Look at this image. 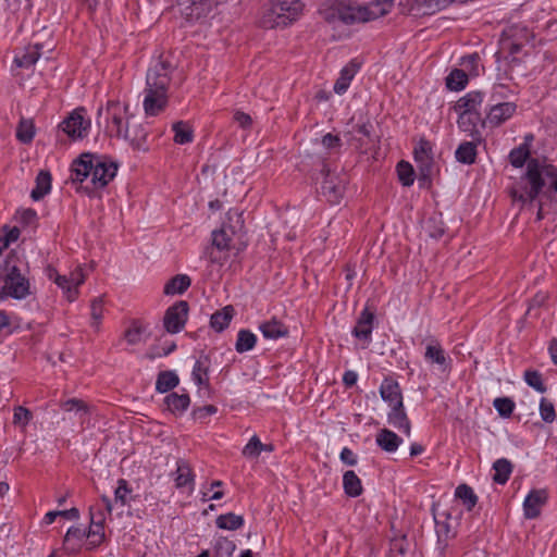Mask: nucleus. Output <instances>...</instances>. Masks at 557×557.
Returning a JSON list of instances; mask_svg holds the SVG:
<instances>
[{"label":"nucleus","mask_w":557,"mask_h":557,"mask_svg":"<svg viewBox=\"0 0 557 557\" xmlns=\"http://www.w3.org/2000/svg\"><path fill=\"white\" fill-rule=\"evenodd\" d=\"M557 191V168L539 159H530L527 172L519 183L511 188L515 200L532 202L540 194L548 195Z\"/></svg>","instance_id":"1"},{"label":"nucleus","mask_w":557,"mask_h":557,"mask_svg":"<svg viewBox=\"0 0 557 557\" xmlns=\"http://www.w3.org/2000/svg\"><path fill=\"white\" fill-rule=\"evenodd\" d=\"M172 65L166 60H158L151 65L146 76L144 90V110L147 115L154 116L168 104V88L171 82Z\"/></svg>","instance_id":"2"},{"label":"nucleus","mask_w":557,"mask_h":557,"mask_svg":"<svg viewBox=\"0 0 557 557\" xmlns=\"http://www.w3.org/2000/svg\"><path fill=\"white\" fill-rule=\"evenodd\" d=\"M117 165L91 153H83L72 165V180L84 183L90 178L92 189L103 188L116 175Z\"/></svg>","instance_id":"3"},{"label":"nucleus","mask_w":557,"mask_h":557,"mask_svg":"<svg viewBox=\"0 0 557 557\" xmlns=\"http://www.w3.org/2000/svg\"><path fill=\"white\" fill-rule=\"evenodd\" d=\"M301 12L300 0H272L263 9L260 25L268 29L284 27L296 21Z\"/></svg>","instance_id":"4"},{"label":"nucleus","mask_w":557,"mask_h":557,"mask_svg":"<svg viewBox=\"0 0 557 557\" xmlns=\"http://www.w3.org/2000/svg\"><path fill=\"white\" fill-rule=\"evenodd\" d=\"M133 120L128 106L119 101H109L106 109L98 110V125L104 124L106 133L112 137L121 138L126 127V121Z\"/></svg>","instance_id":"5"},{"label":"nucleus","mask_w":557,"mask_h":557,"mask_svg":"<svg viewBox=\"0 0 557 557\" xmlns=\"http://www.w3.org/2000/svg\"><path fill=\"white\" fill-rule=\"evenodd\" d=\"M243 230L242 212L231 209L227 211L226 220L221 228L212 232V245L220 251L228 250L233 246L234 236H240Z\"/></svg>","instance_id":"6"},{"label":"nucleus","mask_w":557,"mask_h":557,"mask_svg":"<svg viewBox=\"0 0 557 557\" xmlns=\"http://www.w3.org/2000/svg\"><path fill=\"white\" fill-rule=\"evenodd\" d=\"M5 295L15 299H24L30 294L29 281L21 273L13 258H8L3 273L0 275Z\"/></svg>","instance_id":"7"},{"label":"nucleus","mask_w":557,"mask_h":557,"mask_svg":"<svg viewBox=\"0 0 557 557\" xmlns=\"http://www.w3.org/2000/svg\"><path fill=\"white\" fill-rule=\"evenodd\" d=\"M348 176L326 170L321 185V191L330 203L337 205L344 197Z\"/></svg>","instance_id":"8"},{"label":"nucleus","mask_w":557,"mask_h":557,"mask_svg":"<svg viewBox=\"0 0 557 557\" xmlns=\"http://www.w3.org/2000/svg\"><path fill=\"white\" fill-rule=\"evenodd\" d=\"M414 161L420 172V178L430 180L434 171V160L432 145L425 139H421L413 150Z\"/></svg>","instance_id":"9"},{"label":"nucleus","mask_w":557,"mask_h":557,"mask_svg":"<svg viewBox=\"0 0 557 557\" xmlns=\"http://www.w3.org/2000/svg\"><path fill=\"white\" fill-rule=\"evenodd\" d=\"M188 315V304L184 300L171 306L164 314L163 324L169 333H178L185 326Z\"/></svg>","instance_id":"10"},{"label":"nucleus","mask_w":557,"mask_h":557,"mask_svg":"<svg viewBox=\"0 0 557 557\" xmlns=\"http://www.w3.org/2000/svg\"><path fill=\"white\" fill-rule=\"evenodd\" d=\"M335 15L345 24L368 22V15H366L364 5L355 3L338 5L326 18L330 21L334 20Z\"/></svg>","instance_id":"11"},{"label":"nucleus","mask_w":557,"mask_h":557,"mask_svg":"<svg viewBox=\"0 0 557 557\" xmlns=\"http://www.w3.org/2000/svg\"><path fill=\"white\" fill-rule=\"evenodd\" d=\"M84 110H75L61 123V128L72 138H83L87 135L90 122L83 116Z\"/></svg>","instance_id":"12"},{"label":"nucleus","mask_w":557,"mask_h":557,"mask_svg":"<svg viewBox=\"0 0 557 557\" xmlns=\"http://www.w3.org/2000/svg\"><path fill=\"white\" fill-rule=\"evenodd\" d=\"M546 490H532L523 502V513L527 519H535L540 516L543 506L547 503Z\"/></svg>","instance_id":"13"},{"label":"nucleus","mask_w":557,"mask_h":557,"mask_svg":"<svg viewBox=\"0 0 557 557\" xmlns=\"http://www.w3.org/2000/svg\"><path fill=\"white\" fill-rule=\"evenodd\" d=\"M147 135L148 133L145 127L141 124L136 123L133 119L131 121H126V127L121 138L128 141L133 148L139 150L145 149Z\"/></svg>","instance_id":"14"},{"label":"nucleus","mask_w":557,"mask_h":557,"mask_svg":"<svg viewBox=\"0 0 557 557\" xmlns=\"http://www.w3.org/2000/svg\"><path fill=\"white\" fill-rule=\"evenodd\" d=\"M517 106L513 102H500L493 104L486 115L487 122L498 126L510 119L516 112Z\"/></svg>","instance_id":"15"},{"label":"nucleus","mask_w":557,"mask_h":557,"mask_svg":"<svg viewBox=\"0 0 557 557\" xmlns=\"http://www.w3.org/2000/svg\"><path fill=\"white\" fill-rule=\"evenodd\" d=\"M380 394L382 399L386 401L391 407H401L403 396L397 381L391 377L384 379L380 386Z\"/></svg>","instance_id":"16"},{"label":"nucleus","mask_w":557,"mask_h":557,"mask_svg":"<svg viewBox=\"0 0 557 557\" xmlns=\"http://www.w3.org/2000/svg\"><path fill=\"white\" fill-rule=\"evenodd\" d=\"M60 406L65 412L74 413V416L79 420L81 425H84L89 420L91 407L82 399L70 398L62 401Z\"/></svg>","instance_id":"17"},{"label":"nucleus","mask_w":557,"mask_h":557,"mask_svg":"<svg viewBox=\"0 0 557 557\" xmlns=\"http://www.w3.org/2000/svg\"><path fill=\"white\" fill-rule=\"evenodd\" d=\"M387 421L391 425L403 431L407 436H410L411 424L405 411L404 404H401V407H391V411L387 414Z\"/></svg>","instance_id":"18"},{"label":"nucleus","mask_w":557,"mask_h":557,"mask_svg":"<svg viewBox=\"0 0 557 557\" xmlns=\"http://www.w3.org/2000/svg\"><path fill=\"white\" fill-rule=\"evenodd\" d=\"M375 443L382 450L395 453L403 443V440L393 431L382 429L376 433Z\"/></svg>","instance_id":"19"},{"label":"nucleus","mask_w":557,"mask_h":557,"mask_svg":"<svg viewBox=\"0 0 557 557\" xmlns=\"http://www.w3.org/2000/svg\"><path fill=\"white\" fill-rule=\"evenodd\" d=\"M483 102V94L481 91H470L460 98L456 104L457 112L480 113L479 109Z\"/></svg>","instance_id":"20"},{"label":"nucleus","mask_w":557,"mask_h":557,"mask_svg":"<svg viewBox=\"0 0 557 557\" xmlns=\"http://www.w3.org/2000/svg\"><path fill=\"white\" fill-rule=\"evenodd\" d=\"M374 314L367 308L361 312L352 334L361 339H370L373 329Z\"/></svg>","instance_id":"21"},{"label":"nucleus","mask_w":557,"mask_h":557,"mask_svg":"<svg viewBox=\"0 0 557 557\" xmlns=\"http://www.w3.org/2000/svg\"><path fill=\"white\" fill-rule=\"evenodd\" d=\"M194 473H193V470L189 466V463L184 460V459H180L177 461V467H176V471L174 472V481H175V486L177 488H181V487H185L187 485L190 486V490L194 488Z\"/></svg>","instance_id":"22"},{"label":"nucleus","mask_w":557,"mask_h":557,"mask_svg":"<svg viewBox=\"0 0 557 557\" xmlns=\"http://www.w3.org/2000/svg\"><path fill=\"white\" fill-rule=\"evenodd\" d=\"M259 330L262 335L268 339H277L288 334V329L281 321L271 319L259 325Z\"/></svg>","instance_id":"23"},{"label":"nucleus","mask_w":557,"mask_h":557,"mask_svg":"<svg viewBox=\"0 0 557 557\" xmlns=\"http://www.w3.org/2000/svg\"><path fill=\"white\" fill-rule=\"evenodd\" d=\"M189 404L190 398L189 395L186 393H171L164 398V405L166 409L175 414L183 413L188 408Z\"/></svg>","instance_id":"24"},{"label":"nucleus","mask_w":557,"mask_h":557,"mask_svg":"<svg viewBox=\"0 0 557 557\" xmlns=\"http://www.w3.org/2000/svg\"><path fill=\"white\" fill-rule=\"evenodd\" d=\"M102 505L91 506L89 509L90 523L99 524L104 523L107 515H111L112 512V503L110 498L106 495L101 496Z\"/></svg>","instance_id":"25"},{"label":"nucleus","mask_w":557,"mask_h":557,"mask_svg":"<svg viewBox=\"0 0 557 557\" xmlns=\"http://www.w3.org/2000/svg\"><path fill=\"white\" fill-rule=\"evenodd\" d=\"M393 5V0H374L364 5L366 15H368V22L384 16L392 10Z\"/></svg>","instance_id":"26"},{"label":"nucleus","mask_w":557,"mask_h":557,"mask_svg":"<svg viewBox=\"0 0 557 557\" xmlns=\"http://www.w3.org/2000/svg\"><path fill=\"white\" fill-rule=\"evenodd\" d=\"M343 487L345 494L349 497H358L363 491L361 480L352 470H348L344 473Z\"/></svg>","instance_id":"27"},{"label":"nucleus","mask_w":557,"mask_h":557,"mask_svg":"<svg viewBox=\"0 0 557 557\" xmlns=\"http://www.w3.org/2000/svg\"><path fill=\"white\" fill-rule=\"evenodd\" d=\"M191 284V280L186 274H177L172 277L164 286L165 295H180L183 294Z\"/></svg>","instance_id":"28"},{"label":"nucleus","mask_w":557,"mask_h":557,"mask_svg":"<svg viewBox=\"0 0 557 557\" xmlns=\"http://www.w3.org/2000/svg\"><path fill=\"white\" fill-rule=\"evenodd\" d=\"M234 315V308L226 306L211 315L210 324L216 332L226 329Z\"/></svg>","instance_id":"29"},{"label":"nucleus","mask_w":557,"mask_h":557,"mask_svg":"<svg viewBox=\"0 0 557 557\" xmlns=\"http://www.w3.org/2000/svg\"><path fill=\"white\" fill-rule=\"evenodd\" d=\"M41 46L38 44L32 45L22 52L21 55H15L14 62L20 67H30L40 57Z\"/></svg>","instance_id":"30"},{"label":"nucleus","mask_w":557,"mask_h":557,"mask_svg":"<svg viewBox=\"0 0 557 557\" xmlns=\"http://www.w3.org/2000/svg\"><path fill=\"white\" fill-rule=\"evenodd\" d=\"M49 278L53 280V282L63 289L67 300L73 301L76 299L78 295V289L73 287L70 282V276L61 275L55 270H49Z\"/></svg>","instance_id":"31"},{"label":"nucleus","mask_w":557,"mask_h":557,"mask_svg":"<svg viewBox=\"0 0 557 557\" xmlns=\"http://www.w3.org/2000/svg\"><path fill=\"white\" fill-rule=\"evenodd\" d=\"M51 189V175L48 171H40L36 177V186L30 197L37 201L44 198Z\"/></svg>","instance_id":"32"},{"label":"nucleus","mask_w":557,"mask_h":557,"mask_svg":"<svg viewBox=\"0 0 557 557\" xmlns=\"http://www.w3.org/2000/svg\"><path fill=\"white\" fill-rule=\"evenodd\" d=\"M357 71L358 66L355 63L351 62L348 65H346L341 71V75L334 84V91L338 95L344 94L349 87V84L354 76L356 75Z\"/></svg>","instance_id":"33"},{"label":"nucleus","mask_w":557,"mask_h":557,"mask_svg":"<svg viewBox=\"0 0 557 557\" xmlns=\"http://www.w3.org/2000/svg\"><path fill=\"white\" fill-rule=\"evenodd\" d=\"M457 161L465 164H472L475 162L476 158V144L473 141H465L461 143L456 152H455Z\"/></svg>","instance_id":"34"},{"label":"nucleus","mask_w":557,"mask_h":557,"mask_svg":"<svg viewBox=\"0 0 557 557\" xmlns=\"http://www.w3.org/2000/svg\"><path fill=\"white\" fill-rule=\"evenodd\" d=\"M133 499V491L129 487L128 482L124 479H120L114 491L115 504H120L121 506H129Z\"/></svg>","instance_id":"35"},{"label":"nucleus","mask_w":557,"mask_h":557,"mask_svg":"<svg viewBox=\"0 0 557 557\" xmlns=\"http://www.w3.org/2000/svg\"><path fill=\"white\" fill-rule=\"evenodd\" d=\"M256 343L257 336L252 332L240 330L237 334L235 349L237 352L243 354L251 350L256 346Z\"/></svg>","instance_id":"36"},{"label":"nucleus","mask_w":557,"mask_h":557,"mask_svg":"<svg viewBox=\"0 0 557 557\" xmlns=\"http://www.w3.org/2000/svg\"><path fill=\"white\" fill-rule=\"evenodd\" d=\"M178 382V376L174 372L163 371L157 377L156 389L160 393H166L177 386Z\"/></svg>","instance_id":"37"},{"label":"nucleus","mask_w":557,"mask_h":557,"mask_svg":"<svg viewBox=\"0 0 557 557\" xmlns=\"http://www.w3.org/2000/svg\"><path fill=\"white\" fill-rule=\"evenodd\" d=\"M188 2L190 4L183 9V13L188 20L200 18L210 9V3L207 0H188Z\"/></svg>","instance_id":"38"},{"label":"nucleus","mask_w":557,"mask_h":557,"mask_svg":"<svg viewBox=\"0 0 557 557\" xmlns=\"http://www.w3.org/2000/svg\"><path fill=\"white\" fill-rule=\"evenodd\" d=\"M493 469L495 470V474L493 476L494 482L498 484H505L510 476L512 471V466L510 461L505 458L498 459L494 462Z\"/></svg>","instance_id":"39"},{"label":"nucleus","mask_w":557,"mask_h":557,"mask_svg":"<svg viewBox=\"0 0 557 557\" xmlns=\"http://www.w3.org/2000/svg\"><path fill=\"white\" fill-rule=\"evenodd\" d=\"M215 523L218 528L224 530H238L244 524L243 516L235 515L233 512H228L225 515H221L216 518Z\"/></svg>","instance_id":"40"},{"label":"nucleus","mask_w":557,"mask_h":557,"mask_svg":"<svg viewBox=\"0 0 557 557\" xmlns=\"http://www.w3.org/2000/svg\"><path fill=\"white\" fill-rule=\"evenodd\" d=\"M174 141L178 145H185L193 141L194 134L191 127L183 122H176L173 124Z\"/></svg>","instance_id":"41"},{"label":"nucleus","mask_w":557,"mask_h":557,"mask_svg":"<svg viewBox=\"0 0 557 557\" xmlns=\"http://www.w3.org/2000/svg\"><path fill=\"white\" fill-rule=\"evenodd\" d=\"M468 83V75L463 70L455 69L446 77V86L450 90H461Z\"/></svg>","instance_id":"42"},{"label":"nucleus","mask_w":557,"mask_h":557,"mask_svg":"<svg viewBox=\"0 0 557 557\" xmlns=\"http://www.w3.org/2000/svg\"><path fill=\"white\" fill-rule=\"evenodd\" d=\"M87 536V532L77 527H71L64 537L65 549L76 550L79 542Z\"/></svg>","instance_id":"43"},{"label":"nucleus","mask_w":557,"mask_h":557,"mask_svg":"<svg viewBox=\"0 0 557 557\" xmlns=\"http://www.w3.org/2000/svg\"><path fill=\"white\" fill-rule=\"evenodd\" d=\"M455 496L462 502L468 510H471L478 503V496L467 484L459 485L455 491Z\"/></svg>","instance_id":"44"},{"label":"nucleus","mask_w":557,"mask_h":557,"mask_svg":"<svg viewBox=\"0 0 557 557\" xmlns=\"http://www.w3.org/2000/svg\"><path fill=\"white\" fill-rule=\"evenodd\" d=\"M424 357L428 361L444 366L446 363L445 351L437 342H431L426 348Z\"/></svg>","instance_id":"45"},{"label":"nucleus","mask_w":557,"mask_h":557,"mask_svg":"<svg viewBox=\"0 0 557 557\" xmlns=\"http://www.w3.org/2000/svg\"><path fill=\"white\" fill-rule=\"evenodd\" d=\"M458 125L465 132H472L473 128L479 124H484L481 113L471 112H458Z\"/></svg>","instance_id":"46"},{"label":"nucleus","mask_w":557,"mask_h":557,"mask_svg":"<svg viewBox=\"0 0 557 557\" xmlns=\"http://www.w3.org/2000/svg\"><path fill=\"white\" fill-rule=\"evenodd\" d=\"M425 232L432 238H440L445 233V225L441 214L430 216L425 222Z\"/></svg>","instance_id":"47"},{"label":"nucleus","mask_w":557,"mask_h":557,"mask_svg":"<svg viewBox=\"0 0 557 557\" xmlns=\"http://www.w3.org/2000/svg\"><path fill=\"white\" fill-rule=\"evenodd\" d=\"M530 156L528 144L524 143L519 147L512 149L509 153V161L515 168H521Z\"/></svg>","instance_id":"48"},{"label":"nucleus","mask_w":557,"mask_h":557,"mask_svg":"<svg viewBox=\"0 0 557 557\" xmlns=\"http://www.w3.org/2000/svg\"><path fill=\"white\" fill-rule=\"evenodd\" d=\"M35 135L34 124L30 120L22 119L16 129V137L20 141L28 144Z\"/></svg>","instance_id":"49"},{"label":"nucleus","mask_w":557,"mask_h":557,"mask_svg":"<svg viewBox=\"0 0 557 557\" xmlns=\"http://www.w3.org/2000/svg\"><path fill=\"white\" fill-rule=\"evenodd\" d=\"M208 367L209 362L207 357L196 361L193 369V377L197 385H203L207 383Z\"/></svg>","instance_id":"50"},{"label":"nucleus","mask_w":557,"mask_h":557,"mask_svg":"<svg viewBox=\"0 0 557 557\" xmlns=\"http://www.w3.org/2000/svg\"><path fill=\"white\" fill-rule=\"evenodd\" d=\"M398 178L404 186H411L414 181V171L410 163L400 161L397 164Z\"/></svg>","instance_id":"51"},{"label":"nucleus","mask_w":557,"mask_h":557,"mask_svg":"<svg viewBox=\"0 0 557 557\" xmlns=\"http://www.w3.org/2000/svg\"><path fill=\"white\" fill-rule=\"evenodd\" d=\"M262 453V443L257 435H253L243 448V456L249 459L258 458Z\"/></svg>","instance_id":"52"},{"label":"nucleus","mask_w":557,"mask_h":557,"mask_svg":"<svg viewBox=\"0 0 557 557\" xmlns=\"http://www.w3.org/2000/svg\"><path fill=\"white\" fill-rule=\"evenodd\" d=\"M524 381L525 383L534 388L536 392L544 393L546 392V386L543 383L542 374L536 370H527L524 372Z\"/></svg>","instance_id":"53"},{"label":"nucleus","mask_w":557,"mask_h":557,"mask_svg":"<svg viewBox=\"0 0 557 557\" xmlns=\"http://www.w3.org/2000/svg\"><path fill=\"white\" fill-rule=\"evenodd\" d=\"M91 326L99 330V325L103 315V300L101 297L95 298L90 305Z\"/></svg>","instance_id":"54"},{"label":"nucleus","mask_w":557,"mask_h":557,"mask_svg":"<svg viewBox=\"0 0 557 557\" xmlns=\"http://www.w3.org/2000/svg\"><path fill=\"white\" fill-rule=\"evenodd\" d=\"M104 523L91 524L87 532V537L90 539V548H94L101 544L104 539Z\"/></svg>","instance_id":"55"},{"label":"nucleus","mask_w":557,"mask_h":557,"mask_svg":"<svg viewBox=\"0 0 557 557\" xmlns=\"http://www.w3.org/2000/svg\"><path fill=\"white\" fill-rule=\"evenodd\" d=\"M144 330L140 325L134 323L125 331L124 337L129 345H138L144 342Z\"/></svg>","instance_id":"56"},{"label":"nucleus","mask_w":557,"mask_h":557,"mask_svg":"<svg viewBox=\"0 0 557 557\" xmlns=\"http://www.w3.org/2000/svg\"><path fill=\"white\" fill-rule=\"evenodd\" d=\"M494 407L502 417L508 418L513 411L515 404L509 398H496L494 400Z\"/></svg>","instance_id":"57"},{"label":"nucleus","mask_w":557,"mask_h":557,"mask_svg":"<svg viewBox=\"0 0 557 557\" xmlns=\"http://www.w3.org/2000/svg\"><path fill=\"white\" fill-rule=\"evenodd\" d=\"M33 414L32 412L23 407L17 406L14 408V416H13V423L22 426H26L29 421L32 420Z\"/></svg>","instance_id":"58"},{"label":"nucleus","mask_w":557,"mask_h":557,"mask_svg":"<svg viewBox=\"0 0 557 557\" xmlns=\"http://www.w3.org/2000/svg\"><path fill=\"white\" fill-rule=\"evenodd\" d=\"M540 414L545 422H553L556 418L553 403L548 401L546 398H542L540 403Z\"/></svg>","instance_id":"59"},{"label":"nucleus","mask_w":557,"mask_h":557,"mask_svg":"<svg viewBox=\"0 0 557 557\" xmlns=\"http://www.w3.org/2000/svg\"><path fill=\"white\" fill-rule=\"evenodd\" d=\"M322 146L329 151V152H336L342 147V140L337 135H333L331 133L324 135L322 137Z\"/></svg>","instance_id":"60"},{"label":"nucleus","mask_w":557,"mask_h":557,"mask_svg":"<svg viewBox=\"0 0 557 557\" xmlns=\"http://www.w3.org/2000/svg\"><path fill=\"white\" fill-rule=\"evenodd\" d=\"M235 544L226 539H221L215 544V552L218 555H225V557H231L233 552L235 550Z\"/></svg>","instance_id":"61"},{"label":"nucleus","mask_w":557,"mask_h":557,"mask_svg":"<svg viewBox=\"0 0 557 557\" xmlns=\"http://www.w3.org/2000/svg\"><path fill=\"white\" fill-rule=\"evenodd\" d=\"M18 220L25 226H34L37 221V213L33 209H25L18 213Z\"/></svg>","instance_id":"62"},{"label":"nucleus","mask_w":557,"mask_h":557,"mask_svg":"<svg viewBox=\"0 0 557 557\" xmlns=\"http://www.w3.org/2000/svg\"><path fill=\"white\" fill-rule=\"evenodd\" d=\"M70 282L73 287L78 289V286L85 282V274L82 268H76L74 271L70 273Z\"/></svg>","instance_id":"63"},{"label":"nucleus","mask_w":557,"mask_h":557,"mask_svg":"<svg viewBox=\"0 0 557 557\" xmlns=\"http://www.w3.org/2000/svg\"><path fill=\"white\" fill-rule=\"evenodd\" d=\"M235 122L242 127V128H249L252 124V119L249 114L237 111L234 114Z\"/></svg>","instance_id":"64"}]
</instances>
